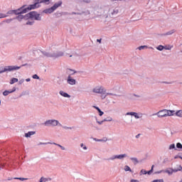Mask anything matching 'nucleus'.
Instances as JSON below:
<instances>
[{"mask_svg": "<svg viewBox=\"0 0 182 182\" xmlns=\"http://www.w3.org/2000/svg\"><path fill=\"white\" fill-rule=\"evenodd\" d=\"M95 14L102 18H116L119 14V9L109 6L99 5L95 9Z\"/></svg>", "mask_w": 182, "mask_h": 182, "instance_id": "f257e3e1", "label": "nucleus"}, {"mask_svg": "<svg viewBox=\"0 0 182 182\" xmlns=\"http://www.w3.org/2000/svg\"><path fill=\"white\" fill-rule=\"evenodd\" d=\"M92 93H94V95H101V98L106 99L107 96H110L112 94L106 92V88L103 87V85H95L94 86L91 90Z\"/></svg>", "mask_w": 182, "mask_h": 182, "instance_id": "f03ea898", "label": "nucleus"}, {"mask_svg": "<svg viewBox=\"0 0 182 182\" xmlns=\"http://www.w3.org/2000/svg\"><path fill=\"white\" fill-rule=\"evenodd\" d=\"M39 6V4H34L28 6L27 8H25V6L21 7L18 9L14 10V13L16 15H21V14H26L27 12H29V11H32V9H36V8H38Z\"/></svg>", "mask_w": 182, "mask_h": 182, "instance_id": "7ed1b4c3", "label": "nucleus"}, {"mask_svg": "<svg viewBox=\"0 0 182 182\" xmlns=\"http://www.w3.org/2000/svg\"><path fill=\"white\" fill-rule=\"evenodd\" d=\"M44 55L47 58H53L54 59H57L58 58H62V56L65 55V53L56 49H51L50 50L44 53Z\"/></svg>", "mask_w": 182, "mask_h": 182, "instance_id": "20e7f679", "label": "nucleus"}, {"mask_svg": "<svg viewBox=\"0 0 182 182\" xmlns=\"http://www.w3.org/2000/svg\"><path fill=\"white\" fill-rule=\"evenodd\" d=\"M174 113H176L175 110H170V109H162L159 112L156 113V116L157 117H168L170 116H174Z\"/></svg>", "mask_w": 182, "mask_h": 182, "instance_id": "39448f33", "label": "nucleus"}, {"mask_svg": "<svg viewBox=\"0 0 182 182\" xmlns=\"http://www.w3.org/2000/svg\"><path fill=\"white\" fill-rule=\"evenodd\" d=\"M21 67L18 65H6L0 67V74L5 73V72H14V70H19Z\"/></svg>", "mask_w": 182, "mask_h": 182, "instance_id": "423d86ee", "label": "nucleus"}, {"mask_svg": "<svg viewBox=\"0 0 182 182\" xmlns=\"http://www.w3.org/2000/svg\"><path fill=\"white\" fill-rule=\"evenodd\" d=\"M62 5V1H58L55 3L51 8L47 9L43 11L44 14H52L53 11H56L59 6Z\"/></svg>", "mask_w": 182, "mask_h": 182, "instance_id": "0eeeda50", "label": "nucleus"}, {"mask_svg": "<svg viewBox=\"0 0 182 182\" xmlns=\"http://www.w3.org/2000/svg\"><path fill=\"white\" fill-rule=\"evenodd\" d=\"M27 19H35L36 21H41V16L36 11H31L26 14Z\"/></svg>", "mask_w": 182, "mask_h": 182, "instance_id": "6e6552de", "label": "nucleus"}, {"mask_svg": "<svg viewBox=\"0 0 182 182\" xmlns=\"http://www.w3.org/2000/svg\"><path fill=\"white\" fill-rule=\"evenodd\" d=\"M45 126H52L53 127H56V126H62L58 120L56 119H48L45 122Z\"/></svg>", "mask_w": 182, "mask_h": 182, "instance_id": "1a4fd4ad", "label": "nucleus"}, {"mask_svg": "<svg viewBox=\"0 0 182 182\" xmlns=\"http://www.w3.org/2000/svg\"><path fill=\"white\" fill-rule=\"evenodd\" d=\"M125 157H127V154H119V155H114L109 159H108L109 161H113L114 160L118 159V160H123V159H125Z\"/></svg>", "mask_w": 182, "mask_h": 182, "instance_id": "9d476101", "label": "nucleus"}, {"mask_svg": "<svg viewBox=\"0 0 182 182\" xmlns=\"http://www.w3.org/2000/svg\"><path fill=\"white\" fill-rule=\"evenodd\" d=\"M157 173H158V174H160L161 173H166V174H168V176H171V174H173V173H177V170H174L171 168H168L165 170L159 171Z\"/></svg>", "mask_w": 182, "mask_h": 182, "instance_id": "9b49d317", "label": "nucleus"}, {"mask_svg": "<svg viewBox=\"0 0 182 182\" xmlns=\"http://www.w3.org/2000/svg\"><path fill=\"white\" fill-rule=\"evenodd\" d=\"M67 83L70 86H75V85H76V80L72 77V76L68 75L67 77Z\"/></svg>", "mask_w": 182, "mask_h": 182, "instance_id": "f8f14e48", "label": "nucleus"}, {"mask_svg": "<svg viewBox=\"0 0 182 182\" xmlns=\"http://www.w3.org/2000/svg\"><path fill=\"white\" fill-rule=\"evenodd\" d=\"M127 116H134V117H135V119H140V117H141V114L131 112H127Z\"/></svg>", "mask_w": 182, "mask_h": 182, "instance_id": "ddd939ff", "label": "nucleus"}, {"mask_svg": "<svg viewBox=\"0 0 182 182\" xmlns=\"http://www.w3.org/2000/svg\"><path fill=\"white\" fill-rule=\"evenodd\" d=\"M16 19L19 22H22V21H28V17L26 16H26L20 14L16 17Z\"/></svg>", "mask_w": 182, "mask_h": 182, "instance_id": "4468645a", "label": "nucleus"}, {"mask_svg": "<svg viewBox=\"0 0 182 182\" xmlns=\"http://www.w3.org/2000/svg\"><path fill=\"white\" fill-rule=\"evenodd\" d=\"M60 96H63V97H67L68 99H70V95L69 94H68L67 92H65V91H60L59 92Z\"/></svg>", "mask_w": 182, "mask_h": 182, "instance_id": "2eb2a0df", "label": "nucleus"}, {"mask_svg": "<svg viewBox=\"0 0 182 182\" xmlns=\"http://www.w3.org/2000/svg\"><path fill=\"white\" fill-rule=\"evenodd\" d=\"M16 90V88L14 87L13 90H11V91H8V90L4 91L3 92V95H4V96H8V95H9V93H14V92H15Z\"/></svg>", "mask_w": 182, "mask_h": 182, "instance_id": "dca6fc26", "label": "nucleus"}, {"mask_svg": "<svg viewBox=\"0 0 182 182\" xmlns=\"http://www.w3.org/2000/svg\"><path fill=\"white\" fill-rule=\"evenodd\" d=\"M68 58H70L71 60H75L76 58H77V55L76 53H73V54L68 55Z\"/></svg>", "mask_w": 182, "mask_h": 182, "instance_id": "f3484780", "label": "nucleus"}, {"mask_svg": "<svg viewBox=\"0 0 182 182\" xmlns=\"http://www.w3.org/2000/svg\"><path fill=\"white\" fill-rule=\"evenodd\" d=\"M174 114H175L176 116H177V117H181V118H182V110H181V109H179V110L175 112Z\"/></svg>", "mask_w": 182, "mask_h": 182, "instance_id": "a211bd4d", "label": "nucleus"}, {"mask_svg": "<svg viewBox=\"0 0 182 182\" xmlns=\"http://www.w3.org/2000/svg\"><path fill=\"white\" fill-rule=\"evenodd\" d=\"M50 0H37V2L36 4H38V8H39L40 5L39 4H46V2H49Z\"/></svg>", "mask_w": 182, "mask_h": 182, "instance_id": "6ab92c4d", "label": "nucleus"}, {"mask_svg": "<svg viewBox=\"0 0 182 182\" xmlns=\"http://www.w3.org/2000/svg\"><path fill=\"white\" fill-rule=\"evenodd\" d=\"M130 160L132 161V163H134V164H138L139 163V159H137L136 157H131Z\"/></svg>", "mask_w": 182, "mask_h": 182, "instance_id": "aec40b11", "label": "nucleus"}, {"mask_svg": "<svg viewBox=\"0 0 182 182\" xmlns=\"http://www.w3.org/2000/svg\"><path fill=\"white\" fill-rule=\"evenodd\" d=\"M18 78H16V77H13L10 80V85H14V83H16L18 82Z\"/></svg>", "mask_w": 182, "mask_h": 182, "instance_id": "412c9836", "label": "nucleus"}, {"mask_svg": "<svg viewBox=\"0 0 182 182\" xmlns=\"http://www.w3.org/2000/svg\"><path fill=\"white\" fill-rule=\"evenodd\" d=\"M35 134V132H28L25 134V137H31V136H33Z\"/></svg>", "mask_w": 182, "mask_h": 182, "instance_id": "4be33fe9", "label": "nucleus"}, {"mask_svg": "<svg viewBox=\"0 0 182 182\" xmlns=\"http://www.w3.org/2000/svg\"><path fill=\"white\" fill-rule=\"evenodd\" d=\"M168 150H176V144H171L168 146Z\"/></svg>", "mask_w": 182, "mask_h": 182, "instance_id": "5701e85b", "label": "nucleus"}, {"mask_svg": "<svg viewBox=\"0 0 182 182\" xmlns=\"http://www.w3.org/2000/svg\"><path fill=\"white\" fill-rule=\"evenodd\" d=\"M94 107L95 109H96V110H97L98 113H100L99 114L100 116H103L104 112L102 110H100V107Z\"/></svg>", "mask_w": 182, "mask_h": 182, "instance_id": "b1692460", "label": "nucleus"}, {"mask_svg": "<svg viewBox=\"0 0 182 182\" xmlns=\"http://www.w3.org/2000/svg\"><path fill=\"white\" fill-rule=\"evenodd\" d=\"M124 171H129L130 173L132 172V168H130V166L127 165L124 167Z\"/></svg>", "mask_w": 182, "mask_h": 182, "instance_id": "393cba45", "label": "nucleus"}, {"mask_svg": "<svg viewBox=\"0 0 182 182\" xmlns=\"http://www.w3.org/2000/svg\"><path fill=\"white\" fill-rule=\"evenodd\" d=\"M173 48V46H171V45H168V46H166L165 47H164V49L166 50H171V48Z\"/></svg>", "mask_w": 182, "mask_h": 182, "instance_id": "a878e982", "label": "nucleus"}, {"mask_svg": "<svg viewBox=\"0 0 182 182\" xmlns=\"http://www.w3.org/2000/svg\"><path fill=\"white\" fill-rule=\"evenodd\" d=\"M176 149H178V150H182V144L180 142H178L176 144Z\"/></svg>", "mask_w": 182, "mask_h": 182, "instance_id": "bb28decb", "label": "nucleus"}, {"mask_svg": "<svg viewBox=\"0 0 182 182\" xmlns=\"http://www.w3.org/2000/svg\"><path fill=\"white\" fill-rule=\"evenodd\" d=\"M154 168V165H152L151 170L149 171H146V174H149V176H150L151 173H153Z\"/></svg>", "mask_w": 182, "mask_h": 182, "instance_id": "cd10ccee", "label": "nucleus"}, {"mask_svg": "<svg viewBox=\"0 0 182 182\" xmlns=\"http://www.w3.org/2000/svg\"><path fill=\"white\" fill-rule=\"evenodd\" d=\"M139 50H143V49H147V46H141L138 48Z\"/></svg>", "mask_w": 182, "mask_h": 182, "instance_id": "c85d7f7f", "label": "nucleus"}, {"mask_svg": "<svg viewBox=\"0 0 182 182\" xmlns=\"http://www.w3.org/2000/svg\"><path fill=\"white\" fill-rule=\"evenodd\" d=\"M47 181H48V178L45 177H41L39 181V182H47Z\"/></svg>", "mask_w": 182, "mask_h": 182, "instance_id": "c756f323", "label": "nucleus"}, {"mask_svg": "<svg viewBox=\"0 0 182 182\" xmlns=\"http://www.w3.org/2000/svg\"><path fill=\"white\" fill-rule=\"evenodd\" d=\"M157 50H163L164 49V46L160 45L156 47Z\"/></svg>", "mask_w": 182, "mask_h": 182, "instance_id": "7c9ffc66", "label": "nucleus"}, {"mask_svg": "<svg viewBox=\"0 0 182 182\" xmlns=\"http://www.w3.org/2000/svg\"><path fill=\"white\" fill-rule=\"evenodd\" d=\"M173 170H176L177 171H182V167L181 165H178V167L176 168H174Z\"/></svg>", "mask_w": 182, "mask_h": 182, "instance_id": "2f4dec72", "label": "nucleus"}, {"mask_svg": "<svg viewBox=\"0 0 182 182\" xmlns=\"http://www.w3.org/2000/svg\"><path fill=\"white\" fill-rule=\"evenodd\" d=\"M80 147H82L83 150H87V147L83 143L80 144Z\"/></svg>", "mask_w": 182, "mask_h": 182, "instance_id": "473e14b6", "label": "nucleus"}, {"mask_svg": "<svg viewBox=\"0 0 182 182\" xmlns=\"http://www.w3.org/2000/svg\"><path fill=\"white\" fill-rule=\"evenodd\" d=\"M142 174H147V171L142 169L140 171V176H141Z\"/></svg>", "mask_w": 182, "mask_h": 182, "instance_id": "72a5a7b5", "label": "nucleus"}, {"mask_svg": "<svg viewBox=\"0 0 182 182\" xmlns=\"http://www.w3.org/2000/svg\"><path fill=\"white\" fill-rule=\"evenodd\" d=\"M63 129H65V130H72V127H63Z\"/></svg>", "mask_w": 182, "mask_h": 182, "instance_id": "f704fd0d", "label": "nucleus"}, {"mask_svg": "<svg viewBox=\"0 0 182 182\" xmlns=\"http://www.w3.org/2000/svg\"><path fill=\"white\" fill-rule=\"evenodd\" d=\"M75 14L76 15H82V14H85V11H82L81 13H73V14Z\"/></svg>", "mask_w": 182, "mask_h": 182, "instance_id": "c9c22d12", "label": "nucleus"}, {"mask_svg": "<svg viewBox=\"0 0 182 182\" xmlns=\"http://www.w3.org/2000/svg\"><path fill=\"white\" fill-rule=\"evenodd\" d=\"M33 79H39V76H38V75H33Z\"/></svg>", "mask_w": 182, "mask_h": 182, "instance_id": "e433bc0d", "label": "nucleus"}, {"mask_svg": "<svg viewBox=\"0 0 182 182\" xmlns=\"http://www.w3.org/2000/svg\"><path fill=\"white\" fill-rule=\"evenodd\" d=\"M23 82H25V80L21 79V80H20L18 81V84H19V85H22V83H23Z\"/></svg>", "mask_w": 182, "mask_h": 182, "instance_id": "4c0bfd02", "label": "nucleus"}, {"mask_svg": "<svg viewBox=\"0 0 182 182\" xmlns=\"http://www.w3.org/2000/svg\"><path fill=\"white\" fill-rule=\"evenodd\" d=\"M6 18V15L0 13V18Z\"/></svg>", "mask_w": 182, "mask_h": 182, "instance_id": "58836bf2", "label": "nucleus"}, {"mask_svg": "<svg viewBox=\"0 0 182 182\" xmlns=\"http://www.w3.org/2000/svg\"><path fill=\"white\" fill-rule=\"evenodd\" d=\"M26 25H33V21H28L26 23Z\"/></svg>", "mask_w": 182, "mask_h": 182, "instance_id": "ea45409f", "label": "nucleus"}, {"mask_svg": "<svg viewBox=\"0 0 182 182\" xmlns=\"http://www.w3.org/2000/svg\"><path fill=\"white\" fill-rule=\"evenodd\" d=\"M58 147H60L63 150H66V148H65V146H62V145L58 144Z\"/></svg>", "mask_w": 182, "mask_h": 182, "instance_id": "a19ab883", "label": "nucleus"}, {"mask_svg": "<svg viewBox=\"0 0 182 182\" xmlns=\"http://www.w3.org/2000/svg\"><path fill=\"white\" fill-rule=\"evenodd\" d=\"M15 180H22V181H23V180H25V178H14Z\"/></svg>", "mask_w": 182, "mask_h": 182, "instance_id": "79ce46f5", "label": "nucleus"}, {"mask_svg": "<svg viewBox=\"0 0 182 182\" xmlns=\"http://www.w3.org/2000/svg\"><path fill=\"white\" fill-rule=\"evenodd\" d=\"M112 120H113V119L109 118V119H105V122H112Z\"/></svg>", "mask_w": 182, "mask_h": 182, "instance_id": "37998d69", "label": "nucleus"}, {"mask_svg": "<svg viewBox=\"0 0 182 182\" xmlns=\"http://www.w3.org/2000/svg\"><path fill=\"white\" fill-rule=\"evenodd\" d=\"M130 182H139V180L132 179Z\"/></svg>", "mask_w": 182, "mask_h": 182, "instance_id": "c03bdc74", "label": "nucleus"}, {"mask_svg": "<svg viewBox=\"0 0 182 182\" xmlns=\"http://www.w3.org/2000/svg\"><path fill=\"white\" fill-rule=\"evenodd\" d=\"M97 42H99L100 43H102V38L97 39Z\"/></svg>", "mask_w": 182, "mask_h": 182, "instance_id": "a18cd8bd", "label": "nucleus"}, {"mask_svg": "<svg viewBox=\"0 0 182 182\" xmlns=\"http://www.w3.org/2000/svg\"><path fill=\"white\" fill-rule=\"evenodd\" d=\"M70 72H71V75H75V71L72 70H69Z\"/></svg>", "mask_w": 182, "mask_h": 182, "instance_id": "49530a36", "label": "nucleus"}, {"mask_svg": "<svg viewBox=\"0 0 182 182\" xmlns=\"http://www.w3.org/2000/svg\"><path fill=\"white\" fill-rule=\"evenodd\" d=\"M97 122L98 123V124H102L103 123V121H101V122L97 121Z\"/></svg>", "mask_w": 182, "mask_h": 182, "instance_id": "de8ad7c7", "label": "nucleus"}, {"mask_svg": "<svg viewBox=\"0 0 182 182\" xmlns=\"http://www.w3.org/2000/svg\"><path fill=\"white\" fill-rule=\"evenodd\" d=\"M26 82H31V78H27V79H26Z\"/></svg>", "mask_w": 182, "mask_h": 182, "instance_id": "09e8293b", "label": "nucleus"}, {"mask_svg": "<svg viewBox=\"0 0 182 182\" xmlns=\"http://www.w3.org/2000/svg\"><path fill=\"white\" fill-rule=\"evenodd\" d=\"M96 141H102L101 139H95Z\"/></svg>", "mask_w": 182, "mask_h": 182, "instance_id": "8fccbe9b", "label": "nucleus"}, {"mask_svg": "<svg viewBox=\"0 0 182 182\" xmlns=\"http://www.w3.org/2000/svg\"><path fill=\"white\" fill-rule=\"evenodd\" d=\"M40 144H48V143H42V142H41Z\"/></svg>", "mask_w": 182, "mask_h": 182, "instance_id": "3c124183", "label": "nucleus"}, {"mask_svg": "<svg viewBox=\"0 0 182 182\" xmlns=\"http://www.w3.org/2000/svg\"><path fill=\"white\" fill-rule=\"evenodd\" d=\"M179 182H182V179Z\"/></svg>", "mask_w": 182, "mask_h": 182, "instance_id": "603ef678", "label": "nucleus"}]
</instances>
